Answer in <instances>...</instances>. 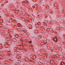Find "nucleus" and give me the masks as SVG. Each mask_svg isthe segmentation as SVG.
Listing matches in <instances>:
<instances>
[{
    "label": "nucleus",
    "instance_id": "nucleus-9",
    "mask_svg": "<svg viewBox=\"0 0 65 65\" xmlns=\"http://www.w3.org/2000/svg\"><path fill=\"white\" fill-rule=\"evenodd\" d=\"M54 41H55V42L56 41H55V40H54Z\"/></svg>",
    "mask_w": 65,
    "mask_h": 65
},
{
    "label": "nucleus",
    "instance_id": "nucleus-7",
    "mask_svg": "<svg viewBox=\"0 0 65 65\" xmlns=\"http://www.w3.org/2000/svg\"><path fill=\"white\" fill-rule=\"evenodd\" d=\"M52 61L53 62H55V61H54V60H52Z\"/></svg>",
    "mask_w": 65,
    "mask_h": 65
},
{
    "label": "nucleus",
    "instance_id": "nucleus-3",
    "mask_svg": "<svg viewBox=\"0 0 65 65\" xmlns=\"http://www.w3.org/2000/svg\"><path fill=\"white\" fill-rule=\"evenodd\" d=\"M7 55H8V56H10V54L9 53Z\"/></svg>",
    "mask_w": 65,
    "mask_h": 65
},
{
    "label": "nucleus",
    "instance_id": "nucleus-1",
    "mask_svg": "<svg viewBox=\"0 0 65 65\" xmlns=\"http://www.w3.org/2000/svg\"><path fill=\"white\" fill-rule=\"evenodd\" d=\"M48 60L49 61L48 62L51 64V60H50V59H48Z\"/></svg>",
    "mask_w": 65,
    "mask_h": 65
},
{
    "label": "nucleus",
    "instance_id": "nucleus-8",
    "mask_svg": "<svg viewBox=\"0 0 65 65\" xmlns=\"http://www.w3.org/2000/svg\"><path fill=\"white\" fill-rule=\"evenodd\" d=\"M63 62V64H64V62Z\"/></svg>",
    "mask_w": 65,
    "mask_h": 65
},
{
    "label": "nucleus",
    "instance_id": "nucleus-6",
    "mask_svg": "<svg viewBox=\"0 0 65 65\" xmlns=\"http://www.w3.org/2000/svg\"><path fill=\"white\" fill-rule=\"evenodd\" d=\"M60 65H62V63H60Z\"/></svg>",
    "mask_w": 65,
    "mask_h": 65
},
{
    "label": "nucleus",
    "instance_id": "nucleus-10",
    "mask_svg": "<svg viewBox=\"0 0 65 65\" xmlns=\"http://www.w3.org/2000/svg\"><path fill=\"white\" fill-rule=\"evenodd\" d=\"M22 52L23 53H24V52Z\"/></svg>",
    "mask_w": 65,
    "mask_h": 65
},
{
    "label": "nucleus",
    "instance_id": "nucleus-5",
    "mask_svg": "<svg viewBox=\"0 0 65 65\" xmlns=\"http://www.w3.org/2000/svg\"><path fill=\"white\" fill-rule=\"evenodd\" d=\"M29 42V43H32V41H30Z\"/></svg>",
    "mask_w": 65,
    "mask_h": 65
},
{
    "label": "nucleus",
    "instance_id": "nucleus-4",
    "mask_svg": "<svg viewBox=\"0 0 65 65\" xmlns=\"http://www.w3.org/2000/svg\"><path fill=\"white\" fill-rule=\"evenodd\" d=\"M19 50H20V51H21L22 50V49H20V48H19Z\"/></svg>",
    "mask_w": 65,
    "mask_h": 65
},
{
    "label": "nucleus",
    "instance_id": "nucleus-11",
    "mask_svg": "<svg viewBox=\"0 0 65 65\" xmlns=\"http://www.w3.org/2000/svg\"><path fill=\"white\" fill-rule=\"evenodd\" d=\"M52 65V64H51V65Z\"/></svg>",
    "mask_w": 65,
    "mask_h": 65
},
{
    "label": "nucleus",
    "instance_id": "nucleus-2",
    "mask_svg": "<svg viewBox=\"0 0 65 65\" xmlns=\"http://www.w3.org/2000/svg\"><path fill=\"white\" fill-rule=\"evenodd\" d=\"M20 38H16V39L17 40H19Z\"/></svg>",
    "mask_w": 65,
    "mask_h": 65
}]
</instances>
